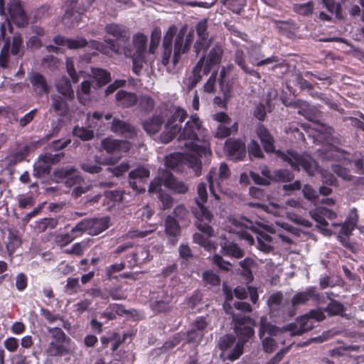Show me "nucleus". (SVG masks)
Here are the masks:
<instances>
[{
  "label": "nucleus",
  "instance_id": "obj_1",
  "mask_svg": "<svg viewBox=\"0 0 364 364\" xmlns=\"http://www.w3.org/2000/svg\"><path fill=\"white\" fill-rule=\"evenodd\" d=\"M264 151L267 154H274L277 159L287 163L294 171L303 169L309 176H314L318 171V164L309 154H299L293 149L285 151L276 149L275 139L269 130L262 124H259L255 130Z\"/></svg>",
  "mask_w": 364,
  "mask_h": 364
},
{
  "label": "nucleus",
  "instance_id": "obj_2",
  "mask_svg": "<svg viewBox=\"0 0 364 364\" xmlns=\"http://www.w3.org/2000/svg\"><path fill=\"white\" fill-rule=\"evenodd\" d=\"M198 197L195 198L196 207H193L192 213L197 219L196 225L199 230L206 233L209 236L214 235V230L210 225L213 215L205 206L208 199L206 184L203 182L198 183L197 186Z\"/></svg>",
  "mask_w": 364,
  "mask_h": 364
},
{
  "label": "nucleus",
  "instance_id": "obj_3",
  "mask_svg": "<svg viewBox=\"0 0 364 364\" xmlns=\"http://www.w3.org/2000/svg\"><path fill=\"white\" fill-rule=\"evenodd\" d=\"M223 50L221 46L216 44L209 51L205 60V55L200 58L189 77V87H194L202 79L203 75H208L212 68L221 63Z\"/></svg>",
  "mask_w": 364,
  "mask_h": 364
},
{
  "label": "nucleus",
  "instance_id": "obj_4",
  "mask_svg": "<svg viewBox=\"0 0 364 364\" xmlns=\"http://www.w3.org/2000/svg\"><path fill=\"white\" fill-rule=\"evenodd\" d=\"M47 331L51 338L45 351L48 357L60 358L70 353L68 345L71 343V338L61 328L48 327Z\"/></svg>",
  "mask_w": 364,
  "mask_h": 364
},
{
  "label": "nucleus",
  "instance_id": "obj_5",
  "mask_svg": "<svg viewBox=\"0 0 364 364\" xmlns=\"http://www.w3.org/2000/svg\"><path fill=\"white\" fill-rule=\"evenodd\" d=\"M105 31L114 38L105 40L113 52L119 53L124 52V48H129L127 44L129 41L130 33L126 26L118 23H109L105 26Z\"/></svg>",
  "mask_w": 364,
  "mask_h": 364
},
{
  "label": "nucleus",
  "instance_id": "obj_6",
  "mask_svg": "<svg viewBox=\"0 0 364 364\" xmlns=\"http://www.w3.org/2000/svg\"><path fill=\"white\" fill-rule=\"evenodd\" d=\"M187 117L188 113L184 109L179 107H176L165 124V129L160 135L161 141L164 144L171 141L181 131V125L176 124V122L178 120L180 123H182Z\"/></svg>",
  "mask_w": 364,
  "mask_h": 364
},
{
  "label": "nucleus",
  "instance_id": "obj_7",
  "mask_svg": "<svg viewBox=\"0 0 364 364\" xmlns=\"http://www.w3.org/2000/svg\"><path fill=\"white\" fill-rule=\"evenodd\" d=\"M232 324L238 341L242 342L244 346V344L254 336L256 322L250 316H235L232 318Z\"/></svg>",
  "mask_w": 364,
  "mask_h": 364
},
{
  "label": "nucleus",
  "instance_id": "obj_8",
  "mask_svg": "<svg viewBox=\"0 0 364 364\" xmlns=\"http://www.w3.org/2000/svg\"><path fill=\"white\" fill-rule=\"evenodd\" d=\"M222 350L221 356L224 359L235 360L238 359L243 353L244 346L242 342H236L235 337L232 335L223 336L218 343Z\"/></svg>",
  "mask_w": 364,
  "mask_h": 364
},
{
  "label": "nucleus",
  "instance_id": "obj_9",
  "mask_svg": "<svg viewBox=\"0 0 364 364\" xmlns=\"http://www.w3.org/2000/svg\"><path fill=\"white\" fill-rule=\"evenodd\" d=\"M205 129L203 127V122L197 114H193L186 122L183 128L178 133V141L190 140L200 141V136L203 135Z\"/></svg>",
  "mask_w": 364,
  "mask_h": 364
},
{
  "label": "nucleus",
  "instance_id": "obj_10",
  "mask_svg": "<svg viewBox=\"0 0 364 364\" xmlns=\"http://www.w3.org/2000/svg\"><path fill=\"white\" fill-rule=\"evenodd\" d=\"M0 15L6 18V21L1 26V38L4 42V44L0 53V65L2 68H6L9 61L11 42L10 38L6 37V28H8L10 31V33H12L13 28L6 14L4 0H0Z\"/></svg>",
  "mask_w": 364,
  "mask_h": 364
},
{
  "label": "nucleus",
  "instance_id": "obj_11",
  "mask_svg": "<svg viewBox=\"0 0 364 364\" xmlns=\"http://www.w3.org/2000/svg\"><path fill=\"white\" fill-rule=\"evenodd\" d=\"M109 228V218L103 217L100 218H85L77 223L80 235L87 232L91 235H97Z\"/></svg>",
  "mask_w": 364,
  "mask_h": 364
},
{
  "label": "nucleus",
  "instance_id": "obj_12",
  "mask_svg": "<svg viewBox=\"0 0 364 364\" xmlns=\"http://www.w3.org/2000/svg\"><path fill=\"white\" fill-rule=\"evenodd\" d=\"M224 151L228 159L234 162L244 161L247 148L242 139L228 138L224 144Z\"/></svg>",
  "mask_w": 364,
  "mask_h": 364
},
{
  "label": "nucleus",
  "instance_id": "obj_13",
  "mask_svg": "<svg viewBox=\"0 0 364 364\" xmlns=\"http://www.w3.org/2000/svg\"><path fill=\"white\" fill-rule=\"evenodd\" d=\"M240 224L246 230H250L257 234V247L259 250L269 253L273 250V247L270 245L272 238L267 233L259 231V228L255 225L253 222L246 218H242Z\"/></svg>",
  "mask_w": 364,
  "mask_h": 364
},
{
  "label": "nucleus",
  "instance_id": "obj_14",
  "mask_svg": "<svg viewBox=\"0 0 364 364\" xmlns=\"http://www.w3.org/2000/svg\"><path fill=\"white\" fill-rule=\"evenodd\" d=\"M193 41V31H190L185 38V31L181 29L176 35L172 58L173 65L179 62L181 55L188 53Z\"/></svg>",
  "mask_w": 364,
  "mask_h": 364
},
{
  "label": "nucleus",
  "instance_id": "obj_15",
  "mask_svg": "<svg viewBox=\"0 0 364 364\" xmlns=\"http://www.w3.org/2000/svg\"><path fill=\"white\" fill-rule=\"evenodd\" d=\"M7 10L10 18L18 27H25L28 25V18L21 0H10Z\"/></svg>",
  "mask_w": 364,
  "mask_h": 364
},
{
  "label": "nucleus",
  "instance_id": "obj_16",
  "mask_svg": "<svg viewBox=\"0 0 364 364\" xmlns=\"http://www.w3.org/2000/svg\"><path fill=\"white\" fill-rule=\"evenodd\" d=\"M150 176L148 168L139 166L129 173V183L133 190L138 193L145 191V184Z\"/></svg>",
  "mask_w": 364,
  "mask_h": 364
},
{
  "label": "nucleus",
  "instance_id": "obj_17",
  "mask_svg": "<svg viewBox=\"0 0 364 364\" xmlns=\"http://www.w3.org/2000/svg\"><path fill=\"white\" fill-rule=\"evenodd\" d=\"M53 174L55 178L65 180V184L68 188L85 183L84 178L73 166L58 168L55 170Z\"/></svg>",
  "mask_w": 364,
  "mask_h": 364
},
{
  "label": "nucleus",
  "instance_id": "obj_18",
  "mask_svg": "<svg viewBox=\"0 0 364 364\" xmlns=\"http://www.w3.org/2000/svg\"><path fill=\"white\" fill-rule=\"evenodd\" d=\"M230 175V170L226 163H221L218 173L215 168H212L207 175V181L209 183V188L211 194L216 200H219L220 197L215 193L214 190V181L218 176L217 184L219 185L220 182L228 179Z\"/></svg>",
  "mask_w": 364,
  "mask_h": 364
},
{
  "label": "nucleus",
  "instance_id": "obj_19",
  "mask_svg": "<svg viewBox=\"0 0 364 364\" xmlns=\"http://www.w3.org/2000/svg\"><path fill=\"white\" fill-rule=\"evenodd\" d=\"M7 232L8 235L4 244L9 259L12 261L14 253L22 244V238L19 230L16 228H8Z\"/></svg>",
  "mask_w": 364,
  "mask_h": 364
},
{
  "label": "nucleus",
  "instance_id": "obj_20",
  "mask_svg": "<svg viewBox=\"0 0 364 364\" xmlns=\"http://www.w3.org/2000/svg\"><path fill=\"white\" fill-rule=\"evenodd\" d=\"M111 131L126 138L134 139L136 136V130L129 122L114 118L111 125Z\"/></svg>",
  "mask_w": 364,
  "mask_h": 364
},
{
  "label": "nucleus",
  "instance_id": "obj_21",
  "mask_svg": "<svg viewBox=\"0 0 364 364\" xmlns=\"http://www.w3.org/2000/svg\"><path fill=\"white\" fill-rule=\"evenodd\" d=\"M271 21L274 23V28L277 30L279 34L284 35L289 38H294L299 29V27L292 19L282 21L271 18Z\"/></svg>",
  "mask_w": 364,
  "mask_h": 364
},
{
  "label": "nucleus",
  "instance_id": "obj_22",
  "mask_svg": "<svg viewBox=\"0 0 364 364\" xmlns=\"http://www.w3.org/2000/svg\"><path fill=\"white\" fill-rule=\"evenodd\" d=\"M33 90L38 95L48 94L50 92V86L48 85L46 77L38 72H31L28 75Z\"/></svg>",
  "mask_w": 364,
  "mask_h": 364
},
{
  "label": "nucleus",
  "instance_id": "obj_23",
  "mask_svg": "<svg viewBox=\"0 0 364 364\" xmlns=\"http://www.w3.org/2000/svg\"><path fill=\"white\" fill-rule=\"evenodd\" d=\"M165 233L168 236L169 243L175 245L181 235V228L176 220L170 215L165 220Z\"/></svg>",
  "mask_w": 364,
  "mask_h": 364
},
{
  "label": "nucleus",
  "instance_id": "obj_24",
  "mask_svg": "<svg viewBox=\"0 0 364 364\" xmlns=\"http://www.w3.org/2000/svg\"><path fill=\"white\" fill-rule=\"evenodd\" d=\"M102 146L108 154H114L122 151H128L129 149V144L127 141L108 137L102 141Z\"/></svg>",
  "mask_w": 364,
  "mask_h": 364
},
{
  "label": "nucleus",
  "instance_id": "obj_25",
  "mask_svg": "<svg viewBox=\"0 0 364 364\" xmlns=\"http://www.w3.org/2000/svg\"><path fill=\"white\" fill-rule=\"evenodd\" d=\"M131 256L132 259L129 261L131 267L141 265L151 259L149 247L143 245L136 247Z\"/></svg>",
  "mask_w": 364,
  "mask_h": 364
},
{
  "label": "nucleus",
  "instance_id": "obj_26",
  "mask_svg": "<svg viewBox=\"0 0 364 364\" xmlns=\"http://www.w3.org/2000/svg\"><path fill=\"white\" fill-rule=\"evenodd\" d=\"M115 100L117 106L123 108H129L137 103L138 97L134 92L120 90L115 95Z\"/></svg>",
  "mask_w": 364,
  "mask_h": 364
},
{
  "label": "nucleus",
  "instance_id": "obj_27",
  "mask_svg": "<svg viewBox=\"0 0 364 364\" xmlns=\"http://www.w3.org/2000/svg\"><path fill=\"white\" fill-rule=\"evenodd\" d=\"M319 294L316 291V287H309L304 291H301L293 296L291 302L293 306L306 304L310 299L318 300Z\"/></svg>",
  "mask_w": 364,
  "mask_h": 364
},
{
  "label": "nucleus",
  "instance_id": "obj_28",
  "mask_svg": "<svg viewBox=\"0 0 364 364\" xmlns=\"http://www.w3.org/2000/svg\"><path fill=\"white\" fill-rule=\"evenodd\" d=\"M234 61L245 73L253 76L257 80L261 79L260 73L247 65L245 59V54L242 49H237L235 50L234 54Z\"/></svg>",
  "mask_w": 364,
  "mask_h": 364
},
{
  "label": "nucleus",
  "instance_id": "obj_29",
  "mask_svg": "<svg viewBox=\"0 0 364 364\" xmlns=\"http://www.w3.org/2000/svg\"><path fill=\"white\" fill-rule=\"evenodd\" d=\"M164 120L161 115H154L142 122L144 130L149 135L155 134L160 131Z\"/></svg>",
  "mask_w": 364,
  "mask_h": 364
},
{
  "label": "nucleus",
  "instance_id": "obj_30",
  "mask_svg": "<svg viewBox=\"0 0 364 364\" xmlns=\"http://www.w3.org/2000/svg\"><path fill=\"white\" fill-rule=\"evenodd\" d=\"M147 36L142 33H137L133 36L132 43L129 44V42L127 46H131L134 49V53L139 55H145L146 45H147Z\"/></svg>",
  "mask_w": 364,
  "mask_h": 364
},
{
  "label": "nucleus",
  "instance_id": "obj_31",
  "mask_svg": "<svg viewBox=\"0 0 364 364\" xmlns=\"http://www.w3.org/2000/svg\"><path fill=\"white\" fill-rule=\"evenodd\" d=\"M124 54L126 57L131 58L132 60V71L136 75H140L145 63V55H139L134 53V49L129 48H124Z\"/></svg>",
  "mask_w": 364,
  "mask_h": 364
},
{
  "label": "nucleus",
  "instance_id": "obj_32",
  "mask_svg": "<svg viewBox=\"0 0 364 364\" xmlns=\"http://www.w3.org/2000/svg\"><path fill=\"white\" fill-rule=\"evenodd\" d=\"M55 87L58 92L65 100L69 101L74 100L75 93L69 79L63 77L56 83Z\"/></svg>",
  "mask_w": 364,
  "mask_h": 364
},
{
  "label": "nucleus",
  "instance_id": "obj_33",
  "mask_svg": "<svg viewBox=\"0 0 364 364\" xmlns=\"http://www.w3.org/2000/svg\"><path fill=\"white\" fill-rule=\"evenodd\" d=\"M250 63L257 67L272 64L278 61L277 56L272 55L264 58V55L260 50H252L250 54Z\"/></svg>",
  "mask_w": 364,
  "mask_h": 364
},
{
  "label": "nucleus",
  "instance_id": "obj_34",
  "mask_svg": "<svg viewBox=\"0 0 364 364\" xmlns=\"http://www.w3.org/2000/svg\"><path fill=\"white\" fill-rule=\"evenodd\" d=\"M221 250L224 255L236 259H240L245 255L244 250H242L237 244L233 242H224V243L221 245Z\"/></svg>",
  "mask_w": 364,
  "mask_h": 364
},
{
  "label": "nucleus",
  "instance_id": "obj_35",
  "mask_svg": "<svg viewBox=\"0 0 364 364\" xmlns=\"http://www.w3.org/2000/svg\"><path fill=\"white\" fill-rule=\"evenodd\" d=\"M80 236L81 235L76 225L70 232L58 234L55 237V241L58 246L65 247Z\"/></svg>",
  "mask_w": 364,
  "mask_h": 364
},
{
  "label": "nucleus",
  "instance_id": "obj_36",
  "mask_svg": "<svg viewBox=\"0 0 364 364\" xmlns=\"http://www.w3.org/2000/svg\"><path fill=\"white\" fill-rule=\"evenodd\" d=\"M314 328V325L311 318H303L301 319L299 326L296 324L291 323L289 325V330L291 331L292 336H300L311 331Z\"/></svg>",
  "mask_w": 364,
  "mask_h": 364
},
{
  "label": "nucleus",
  "instance_id": "obj_37",
  "mask_svg": "<svg viewBox=\"0 0 364 364\" xmlns=\"http://www.w3.org/2000/svg\"><path fill=\"white\" fill-rule=\"evenodd\" d=\"M92 74L98 87H102L111 81L110 73L102 68H92Z\"/></svg>",
  "mask_w": 364,
  "mask_h": 364
},
{
  "label": "nucleus",
  "instance_id": "obj_38",
  "mask_svg": "<svg viewBox=\"0 0 364 364\" xmlns=\"http://www.w3.org/2000/svg\"><path fill=\"white\" fill-rule=\"evenodd\" d=\"M51 108L55 112H66L68 109V100L58 95H51Z\"/></svg>",
  "mask_w": 364,
  "mask_h": 364
},
{
  "label": "nucleus",
  "instance_id": "obj_39",
  "mask_svg": "<svg viewBox=\"0 0 364 364\" xmlns=\"http://www.w3.org/2000/svg\"><path fill=\"white\" fill-rule=\"evenodd\" d=\"M58 220L54 218H44L36 222L35 228L38 232H46L47 230H53L57 227Z\"/></svg>",
  "mask_w": 364,
  "mask_h": 364
},
{
  "label": "nucleus",
  "instance_id": "obj_40",
  "mask_svg": "<svg viewBox=\"0 0 364 364\" xmlns=\"http://www.w3.org/2000/svg\"><path fill=\"white\" fill-rule=\"evenodd\" d=\"M246 148L247 151L248 152L249 157L251 160H252L253 159H264V154L263 153V151L260 145L256 140L252 139L247 144V146Z\"/></svg>",
  "mask_w": 364,
  "mask_h": 364
},
{
  "label": "nucleus",
  "instance_id": "obj_41",
  "mask_svg": "<svg viewBox=\"0 0 364 364\" xmlns=\"http://www.w3.org/2000/svg\"><path fill=\"white\" fill-rule=\"evenodd\" d=\"M220 4L236 14H240L246 5V0H220Z\"/></svg>",
  "mask_w": 364,
  "mask_h": 364
},
{
  "label": "nucleus",
  "instance_id": "obj_42",
  "mask_svg": "<svg viewBox=\"0 0 364 364\" xmlns=\"http://www.w3.org/2000/svg\"><path fill=\"white\" fill-rule=\"evenodd\" d=\"M294 178V174L288 169H277L273 171L272 181L275 182H289Z\"/></svg>",
  "mask_w": 364,
  "mask_h": 364
},
{
  "label": "nucleus",
  "instance_id": "obj_43",
  "mask_svg": "<svg viewBox=\"0 0 364 364\" xmlns=\"http://www.w3.org/2000/svg\"><path fill=\"white\" fill-rule=\"evenodd\" d=\"M324 311L329 316L341 315L345 311V307L340 301L331 299L327 306L324 309Z\"/></svg>",
  "mask_w": 364,
  "mask_h": 364
},
{
  "label": "nucleus",
  "instance_id": "obj_44",
  "mask_svg": "<svg viewBox=\"0 0 364 364\" xmlns=\"http://www.w3.org/2000/svg\"><path fill=\"white\" fill-rule=\"evenodd\" d=\"M161 31L159 27H155L151 33L150 45L149 48V53L154 54L157 49L161 41Z\"/></svg>",
  "mask_w": 364,
  "mask_h": 364
},
{
  "label": "nucleus",
  "instance_id": "obj_45",
  "mask_svg": "<svg viewBox=\"0 0 364 364\" xmlns=\"http://www.w3.org/2000/svg\"><path fill=\"white\" fill-rule=\"evenodd\" d=\"M202 233H195L193 235V242L196 244L200 245V246L205 247L206 250H210L213 247V243L209 240L210 236L208 235L206 233L200 230Z\"/></svg>",
  "mask_w": 364,
  "mask_h": 364
},
{
  "label": "nucleus",
  "instance_id": "obj_46",
  "mask_svg": "<svg viewBox=\"0 0 364 364\" xmlns=\"http://www.w3.org/2000/svg\"><path fill=\"white\" fill-rule=\"evenodd\" d=\"M151 309L159 314V313H167L171 311V306L170 301L156 300L151 304Z\"/></svg>",
  "mask_w": 364,
  "mask_h": 364
},
{
  "label": "nucleus",
  "instance_id": "obj_47",
  "mask_svg": "<svg viewBox=\"0 0 364 364\" xmlns=\"http://www.w3.org/2000/svg\"><path fill=\"white\" fill-rule=\"evenodd\" d=\"M139 106L141 111L149 113L154 109L155 102L151 96L143 95L139 99Z\"/></svg>",
  "mask_w": 364,
  "mask_h": 364
},
{
  "label": "nucleus",
  "instance_id": "obj_48",
  "mask_svg": "<svg viewBox=\"0 0 364 364\" xmlns=\"http://www.w3.org/2000/svg\"><path fill=\"white\" fill-rule=\"evenodd\" d=\"M73 134L74 136L80 138L82 141H89L94 137V132L92 130L84 127H80L78 126L74 127Z\"/></svg>",
  "mask_w": 364,
  "mask_h": 364
},
{
  "label": "nucleus",
  "instance_id": "obj_49",
  "mask_svg": "<svg viewBox=\"0 0 364 364\" xmlns=\"http://www.w3.org/2000/svg\"><path fill=\"white\" fill-rule=\"evenodd\" d=\"M203 280L211 286H219L220 284V278L213 270H206L203 273Z\"/></svg>",
  "mask_w": 364,
  "mask_h": 364
},
{
  "label": "nucleus",
  "instance_id": "obj_50",
  "mask_svg": "<svg viewBox=\"0 0 364 364\" xmlns=\"http://www.w3.org/2000/svg\"><path fill=\"white\" fill-rule=\"evenodd\" d=\"M321 212H322L321 207H318L316 209L310 211V215L311 218L318 223V227L321 229H324L326 227L328 226V223L325 220L324 215L321 214Z\"/></svg>",
  "mask_w": 364,
  "mask_h": 364
},
{
  "label": "nucleus",
  "instance_id": "obj_51",
  "mask_svg": "<svg viewBox=\"0 0 364 364\" xmlns=\"http://www.w3.org/2000/svg\"><path fill=\"white\" fill-rule=\"evenodd\" d=\"M50 170L51 167L50 165L43 163V161H41L40 159L38 160V163L34 165L33 168L34 175L38 178L48 175L50 172Z\"/></svg>",
  "mask_w": 364,
  "mask_h": 364
},
{
  "label": "nucleus",
  "instance_id": "obj_52",
  "mask_svg": "<svg viewBox=\"0 0 364 364\" xmlns=\"http://www.w3.org/2000/svg\"><path fill=\"white\" fill-rule=\"evenodd\" d=\"M80 168L85 172L92 173V174L99 173L102 171V167L100 164L93 162L90 160L82 162L80 164Z\"/></svg>",
  "mask_w": 364,
  "mask_h": 364
},
{
  "label": "nucleus",
  "instance_id": "obj_53",
  "mask_svg": "<svg viewBox=\"0 0 364 364\" xmlns=\"http://www.w3.org/2000/svg\"><path fill=\"white\" fill-rule=\"evenodd\" d=\"M294 11L300 15L308 16L312 14L314 11V4L309 1L306 4H298L294 5Z\"/></svg>",
  "mask_w": 364,
  "mask_h": 364
},
{
  "label": "nucleus",
  "instance_id": "obj_54",
  "mask_svg": "<svg viewBox=\"0 0 364 364\" xmlns=\"http://www.w3.org/2000/svg\"><path fill=\"white\" fill-rule=\"evenodd\" d=\"M333 225L341 226V230L338 235V239L340 241H342L343 236L349 237L352 234V232L356 228L355 225L346 221H344V223L342 224H333Z\"/></svg>",
  "mask_w": 364,
  "mask_h": 364
},
{
  "label": "nucleus",
  "instance_id": "obj_55",
  "mask_svg": "<svg viewBox=\"0 0 364 364\" xmlns=\"http://www.w3.org/2000/svg\"><path fill=\"white\" fill-rule=\"evenodd\" d=\"M40 314L50 324L55 323L58 320H63V317L58 314H54L46 308H41Z\"/></svg>",
  "mask_w": 364,
  "mask_h": 364
},
{
  "label": "nucleus",
  "instance_id": "obj_56",
  "mask_svg": "<svg viewBox=\"0 0 364 364\" xmlns=\"http://www.w3.org/2000/svg\"><path fill=\"white\" fill-rule=\"evenodd\" d=\"M91 90V82L88 80H84L80 84V88L77 90V97L79 102L82 104H85L83 102L82 95L88 96Z\"/></svg>",
  "mask_w": 364,
  "mask_h": 364
},
{
  "label": "nucleus",
  "instance_id": "obj_57",
  "mask_svg": "<svg viewBox=\"0 0 364 364\" xmlns=\"http://www.w3.org/2000/svg\"><path fill=\"white\" fill-rule=\"evenodd\" d=\"M176 33V27L175 26H170L165 36H164L162 46L166 48H172L173 38Z\"/></svg>",
  "mask_w": 364,
  "mask_h": 364
},
{
  "label": "nucleus",
  "instance_id": "obj_58",
  "mask_svg": "<svg viewBox=\"0 0 364 364\" xmlns=\"http://www.w3.org/2000/svg\"><path fill=\"white\" fill-rule=\"evenodd\" d=\"M331 169L333 171V173H335L339 177L345 180H350L351 176L350 174V171L348 168L343 167V166L340 164H333L331 166Z\"/></svg>",
  "mask_w": 364,
  "mask_h": 364
},
{
  "label": "nucleus",
  "instance_id": "obj_59",
  "mask_svg": "<svg viewBox=\"0 0 364 364\" xmlns=\"http://www.w3.org/2000/svg\"><path fill=\"white\" fill-rule=\"evenodd\" d=\"M352 350V351H360L364 350V346H358V345H349L347 346L338 347L333 350V355H343L346 354V351Z\"/></svg>",
  "mask_w": 364,
  "mask_h": 364
},
{
  "label": "nucleus",
  "instance_id": "obj_60",
  "mask_svg": "<svg viewBox=\"0 0 364 364\" xmlns=\"http://www.w3.org/2000/svg\"><path fill=\"white\" fill-rule=\"evenodd\" d=\"M29 154V148L28 146H23L21 150L15 152L11 156V162L14 164L23 161Z\"/></svg>",
  "mask_w": 364,
  "mask_h": 364
},
{
  "label": "nucleus",
  "instance_id": "obj_61",
  "mask_svg": "<svg viewBox=\"0 0 364 364\" xmlns=\"http://www.w3.org/2000/svg\"><path fill=\"white\" fill-rule=\"evenodd\" d=\"M203 337V333L200 331L196 330V328H192L187 332L186 334V341L188 343H195L200 342L202 338Z\"/></svg>",
  "mask_w": 364,
  "mask_h": 364
},
{
  "label": "nucleus",
  "instance_id": "obj_62",
  "mask_svg": "<svg viewBox=\"0 0 364 364\" xmlns=\"http://www.w3.org/2000/svg\"><path fill=\"white\" fill-rule=\"evenodd\" d=\"M4 348L10 353H15L19 346V341L15 337H8L4 341Z\"/></svg>",
  "mask_w": 364,
  "mask_h": 364
},
{
  "label": "nucleus",
  "instance_id": "obj_63",
  "mask_svg": "<svg viewBox=\"0 0 364 364\" xmlns=\"http://www.w3.org/2000/svg\"><path fill=\"white\" fill-rule=\"evenodd\" d=\"M196 33L199 39L207 40L208 37V21L207 20H203L199 21L196 25Z\"/></svg>",
  "mask_w": 364,
  "mask_h": 364
},
{
  "label": "nucleus",
  "instance_id": "obj_64",
  "mask_svg": "<svg viewBox=\"0 0 364 364\" xmlns=\"http://www.w3.org/2000/svg\"><path fill=\"white\" fill-rule=\"evenodd\" d=\"M87 45V40L82 37L77 38V39L68 38L67 41V47L69 49H77L84 48Z\"/></svg>",
  "mask_w": 364,
  "mask_h": 364
}]
</instances>
